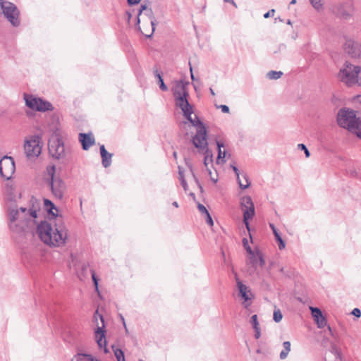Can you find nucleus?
Instances as JSON below:
<instances>
[{"label":"nucleus","instance_id":"obj_19","mask_svg":"<svg viewBox=\"0 0 361 361\" xmlns=\"http://www.w3.org/2000/svg\"><path fill=\"white\" fill-rule=\"evenodd\" d=\"M79 140L84 150H87L94 143V139L91 134L80 133Z\"/></svg>","mask_w":361,"mask_h":361},{"label":"nucleus","instance_id":"obj_57","mask_svg":"<svg viewBox=\"0 0 361 361\" xmlns=\"http://www.w3.org/2000/svg\"><path fill=\"white\" fill-rule=\"evenodd\" d=\"M190 73H191V79L192 80H195V78H194V75H193V73H192V67L190 66Z\"/></svg>","mask_w":361,"mask_h":361},{"label":"nucleus","instance_id":"obj_42","mask_svg":"<svg viewBox=\"0 0 361 361\" xmlns=\"http://www.w3.org/2000/svg\"><path fill=\"white\" fill-rule=\"evenodd\" d=\"M190 171H191V173H192V177H193V178H194L195 182L196 183L197 185V186H198V188H200V191H201V192H202V190H203L202 186V185L200 184V183L199 180H198V178L196 177V176H195V173L193 172V170H192V167L190 168Z\"/></svg>","mask_w":361,"mask_h":361},{"label":"nucleus","instance_id":"obj_61","mask_svg":"<svg viewBox=\"0 0 361 361\" xmlns=\"http://www.w3.org/2000/svg\"><path fill=\"white\" fill-rule=\"evenodd\" d=\"M189 195H190V196L192 197L193 198L195 197V194L193 192H190Z\"/></svg>","mask_w":361,"mask_h":361},{"label":"nucleus","instance_id":"obj_11","mask_svg":"<svg viewBox=\"0 0 361 361\" xmlns=\"http://www.w3.org/2000/svg\"><path fill=\"white\" fill-rule=\"evenodd\" d=\"M49 152L55 159H60L65 157L66 149L63 142L59 137H53L49 141Z\"/></svg>","mask_w":361,"mask_h":361},{"label":"nucleus","instance_id":"obj_7","mask_svg":"<svg viewBox=\"0 0 361 361\" xmlns=\"http://www.w3.org/2000/svg\"><path fill=\"white\" fill-rule=\"evenodd\" d=\"M0 6L2 9L4 16L7 20L15 27L20 25L19 20V11L16 6L6 0L0 1Z\"/></svg>","mask_w":361,"mask_h":361},{"label":"nucleus","instance_id":"obj_12","mask_svg":"<svg viewBox=\"0 0 361 361\" xmlns=\"http://www.w3.org/2000/svg\"><path fill=\"white\" fill-rule=\"evenodd\" d=\"M51 192L58 199H62L66 190V185L63 180L59 177L55 180H50L49 183Z\"/></svg>","mask_w":361,"mask_h":361},{"label":"nucleus","instance_id":"obj_3","mask_svg":"<svg viewBox=\"0 0 361 361\" xmlns=\"http://www.w3.org/2000/svg\"><path fill=\"white\" fill-rule=\"evenodd\" d=\"M338 125L361 138V117H357L356 111L349 108H342L337 114Z\"/></svg>","mask_w":361,"mask_h":361},{"label":"nucleus","instance_id":"obj_8","mask_svg":"<svg viewBox=\"0 0 361 361\" xmlns=\"http://www.w3.org/2000/svg\"><path fill=\"white\" fill-rule=\"evenodd\" d=\"M140 16H146L149 19V25H150V31L149 32H144L139 27V29L140 30L142 35H144L146 37L149 38L152 36L154 30H155V26L157 25V20L154 16V13L150 7L147 6L145 4H142L138 13V16L137 18V22L139 24L140 23Z\"/></svg>","mask_w":361,"mask_h":361},{"label":"nucleus","instance_id":"obj_43","mask_svg":"<svg viewBox=\"0 0 361 361\" xmlns=\"http://www.w3.org/2000/svg\"><path fill=\"white\" fill-rule=\"evenodd\" d=\"M298 148L303 150V152L305 154L306 157H309L310 156V152L307 147L304 144H298Z\"/></svg>","mask_w":361,"mask_h":361},{"label":"nucleus","instance_id":"obj_20","mask_svg":"<svg viewBox=\"0 0 361 361\" xmlns=\"http://www.w3.org/2000/svg\"><path fill=\"white\" fill-rule=\"evenodd\" d=\"M231 167L233 169V171L235 172V174L237 177L239 187L243 190L248 188L250 185V182L249 181V179H248L247 175L242 174V176H243V179H245V183L244 184L242 183V180L240 179V171H239L238 169L235 165H231Z\"/></svg>","mask_w":361,"mask_h":361},{"label":"nucleus","instance_id":"obj_58","mask_svg":"<svg viewBox=\"0 0 361 361\" xmlns=\"http://www.w3.org/2000/svg\"><path fill=\"white\" fill-rule=\"evenodd\" d=\"M175 207H178V204L177 202H173V204H172Z\"/></svg>","mask_w":361,"mask_h":361},{"label":"nucleus","instance_id":"obj_38","mask_svg":"<svg viewBox=\"0 0 361 361\" xmlns=\"http://www.w3.org/2000/svg\"><path fill=\"white\" fill-rule=\"evenodd\" d=\"M283 318L282 313L279 309H275L274 311L273 319L275 322L279 323Z\"/></svg>","mask_w":361,"mask_h":361},{"label":"nucleus","instance_id":"obj_63","mask_svg":"<svg viewBox=\"0 0 361 361\" xmlns=\"http://www.w3.org/2000/svg\"><path fill=\"white\" fill-rule=\"evenodd\" d=\"M296 3V0H291L290 4H295Z\"/></svg>","mask_w":361,"mask_h":361},{"label":"nucleus","instance_id":"obj_21","mask_svg":"<svg viewBox=\"0 0 361 361\" xmlns=\"http://www.w3.org/2000/svg\"><path fill=\"white\" fill-rule=\"evenodd\" d=\"M23 97L25 104L27 107L32 110L39 109V107L35 105L38 102V100H39L41 98L35 97L34 95L29 94H24ZM39 109H42V108L39 107Z\"/></svg>","mask_w":361,"mask_h":361},{"label":"nucleus","instance_id":"obj_32","mask_svg":"<svg viewBox=\"0 0 361 361\" xmlns=\"http://www.w3.org/2000/svg\"><path fill=\"white\" fill-rule=\"evenodd\" d=\"M56 166L54 165H49L46 169V174L47 176L48 182L55 180Z\"/></svg>","mask_w":361,"mask_h":361},{"label":"nucleus","instance_id":"obj_40","mask_svg":"<svg viewBox=\"0 0 361 361\" xmlns=\"http://www.w3.org/2000/svg\"><path fill=\"white\" fill-rule=\"evenodd\" d=\"M251 324L252 325L253 329H257L259 328V324L257 320V315L254 314L251 317Z\"/></svg>","mask_w":361,"mask_h":361},{"label":"nucleus","instance_id":"obj_55","mask_svg":"<svg viewBox=\"0 0 361 361\" xmlns=\"http://www.w3.org/2000/svg\"><path fill=\"white\" fill-rule=\"evenodd\" d=\"M224 1H226V2L231 3L233 6H235L236 7V4H235V3L234 2L233 0H224Z\"/></svg>","mask_w":361,"mask_h":361},{"label":"nucleus","instance_id":"obj_36","mask_svg":"<svg viewBox=\"0 0 361 361\" xmlns=\"http://www.w3.org/2000/svg\"><path fill=\"white\" fill-rule=\"evenodd\" d=\"M283 75L281 71H271L267 73V76L270 80H276L280 78Z\"/></svg>","mask_w":361,"mask_h":361},{"label":"nucleus","instance_id":"obj_27","mask_svg":"<svg viewBox=\"0 0 361 361\" xmlns=\"http://www.w3.org/2000/svg\"><path fill=\"white\" fill-rule=\"evenodd\" d=\"M15 188L11 183L6 185V192L7 195V203H14L16 199V195L14 193Z\"/></svg>","mask_w":361,"mask_h":361},{"label":"nucleus","instance_id":"obj_49","mask_svg":"<svg viewBox=\"0 0 361 361\" xmlns=\"http://www.w3.org/2000/svg\"><path fill=\"white\" fill-rule=\"evenodd\" d=\"M219 107L221 109V111L224 113H228L229 112V108L226 105L222 104V105H220Z\"/></svg>","mask_w":361,"mask_h":361},{"label":"nucleus","instance_id":"obj_51","mask_svg":"<svg viewBox=\"0 0 361 361\" xmlns=\"http://www.w3.org/2000/svg\"><path fill=\"white\" fill-rule=\"evenodd\" d=\"M255 329V338L258 339L260 336H261V333H260V328H257V329Z\"/></svg>","mask_w":361,"mask_h":361},{"label":"nucleus","instance_id":"obj_33","mask_svg":"<svg viewBox=\"0 0 361 361\" xmlns=\"http://www.w3.org/2000/svg\"><path fill=\"white\" fill-rule=\"evenodd\" d=\"M154 75L155 77L157 78L158 80V84L159 85V88L162 90V91H167L168 90V87L167 86L165 85L164 82V80L161 77V73L158 71V70H155L154 71Z\"/></svg>","mask_w":361,"mask_h":361},{"label":"nucleus","instance_id":"obj_24","mask_svg":"<svg viewBox=\"0 0 361 361\" xmlns=\"http://www.w3.org/2000/svg\"><path fill=\"white\" fill-rule=\"evenodd\" d=\"M187 83H185L183 80L177 81L173 89L174 97L182 96L183 94L188 95V92L185 89Z\"/></svg>","mask_w":361,"mask_h":361},{"label":"nucleus","instance_id":"obj_52","mask_svg":"<svg viewBox=\"0 0 361 361\" xmlns=\"http://www.w3.org/2000/svg\"><path fill=\"white\" fill-rule=\"evenodd\" d=\"M141 0H128V3L130 5L138 4Z\"/></svg>","mask_w":361,"mask_h":361},{"label":"nucleus","instance_id":"obj_10","mask_svg":"<svg viewBox=\"0 0 361 361\" xmlns=\"http://www.w3.org/2000/svg\"><path fill=\"white\" fill-rule=\"evenodd\" d=\"M15 163L12 157L4 156L0 160V175L6 179L9 180L15 172Z\"/></svg>","mask_w":361,"mask_h":361},{"label":"nucleus","instance_id":"obj_54","mask_svg":"<svg viewBox=\"0 0 361 361\" xmlns=\"http://www.w3.org/2000/svg\"><path fill=\"white\" fill-rule=\"evenodd\" d=\"M207 171H208L209 175L210 176H212V171H211V170H210L209 169H208V168H207ZM211 179H212V180L214 183H216L217 182V178H215L211 177Z\"/></svg>","mask_w":361,"mask_h":361},{"label":"nucleus","instance_id":"obj_5","mask_svg":"<svg viewBox=\"0 0 361 361\" xmlns=\"http://www.w3.org/2000/svg\"><path fill=\"white\" fill-rule=\"evenodd\" d=\"M192 113H190L189 116H184L192 126L197 128V133L192 138V143L197 149H202L208 145L207 141V130L203 123L195 115L192 117Z\"/></svg>","mask_w":361,"mask_h":361},{"label":"nucleus","instance_id":"obj_13","mask_svg":"<svg viewBox=\"0 0 361 361\" xmlns=\"http://www.w3.org/2000/svg\"><path fill=\"white\" fill-rule=\"evenodd\" d=\"M24 149L28 157H38L41 153L39 138L27 140L24 145Z\"/></svg>","mask_w":361,"mask_h":361},{"label":"nucleus","instance_id":"obj_47","mask_svg":"<svg viewBox=\"0 0 361 361\" xmlns=\"http://www.w3.org/2000/svg\"><path fill=\"white\" fill-rule=\"evenodd\" d=\"M274 13H275V10L274 9H271L270 11H269L268 12H267L264 15V18H268L269 17L271 16H274Z\"/></svg>","mask_w":361,"mask_h":361},{"label":"nucleus","instance_id":"obj_26","mask_svg":"<svg viewBox=\"0 0 361 361\" xmlns=\"http://www.w3.org/2000/svg\"><path fill=\"white\" fill-rule=\"evenodd\" d=\"M216 145L218 147V156L216 162L217 164H224L226 162V157L228 156V157H231L230 154H227V152L226 150H222L221 148L224 147V143L216 141Z\"/></svg>","mask_w":361,"mask_h":361},{"label":"nucleus","instance_id":"obj_1","mask_svg":"<svg viewBox=\"0 0 361 361\" xmlns=\"http://www.w3.org/2000/svg\"><path fill=\"white\" fill-rule=\"evenodd\" d=\"M6 215L8 228L16 238L32 232L37 224V210L18 207L15 203H7Z\"/></svg>","mask_w":361,"mask_h":361},{"label":"nucleus","instance_id":"obj_53","mask_svg":"<svg viewBox=\"0 0 361 361\" xmlns=\"http://www.w3.org/2000/svg\"><path fill=\"white\" fill-rule=\"evenodd\" d=\"M245 248L246 249L247 252L250 255H253V254H255V252H254L252 250L251 247H250L249 245H247V246L246 247H245Z\"/></svg>","mask_w":361,"mask_h":361},{"label":"nucleus","instance_id":"obj_28","mask_svg":"<svg viewBox=\"0 0 361 361\" xmlns=\"http://www.w3.org/2000/svg\"><path fill=\"white\" fill-rule=\"evenodd\" d=\"M35 106H38L39 108H42V109H35V111H37L44 112L47 111H51L53 109L52 104L49 102L43 100L42 99L38 100V102Z\"/></svg>","mask_w":361,"mask_h":361},{"label":"nucleus","instance_id":"obj_23","mask_svg":"<svg viewBox=\"0 0 361 361\" xmlns=\"http://www.w3.org/2000/svg\"><path fill=\"white\" fill-rule=\"evenodd\" d=\"M100 154L102 157V163L104 167L107 168L111 164V158L113 154L109 153L106 149L104 145L100 146Z\"/></svg>","mask_w":361,"mask_h":361},{"label":"nucleus","instance_id":"obj_15","mask_svg":"<svg viewBox=\"0 0 361 361\" xmlns=\"http://www.w3.org/2000/svg\"><path fill=\"white\" fill-rule=\"evenodd\" d=\"M353 8L350 3L339 4L334 8V13L341 18L348 19L352 16Z\"/></svg>","mask_w":361,"mask_h":361},{"label":"nucleus","instance_id":"obj_62","mask_svg":"<svg viewBox=\"0 0 361 361\" xmlns=\"http://www.w3.org/2000/svg\"><path fill=\"white\" fill-rule=\"evenodd\" d=\"M127 13H128V20H130V18H131V14L130 13H128V12Z\"/></svg>","mask_w":361,"mask_h":361},{"label":"nucleus","instance_id":"obj_34","mask_svg":"<svg viewBox=\"0 0 361 361\" xmlns=\"http://www.w3.org/2000/svg\"><path fill=\"white\" fill-rule=\"evenodd\" d=\"M204 164L206 167H207L209 163H212L213 161V154L212 152L208 149L207 146L202 149H204Z\"/></svg>","mask_w":361,"mask_h":361},{"label":"nucleus","instance_id":"obj_59","mask_svg":"<svg viewBox=\"0 0 361 361\" xmlns=\"http://www.w3.org/2000/svg\"><path fill=\"white\" fill-rule=\"evenodd\" d=\"M357 102H359L360 103H361V95L357 96Z\"/></svg>","mask_w":361,"mask_h":361},{"label":"nucleus","instance_id":"obj_6","mask_svg":"<svg viewBox=\"0 0 361 361\" xmlns=\"http://www.w3.org/2000/svg\"><path fill=\"white\" fill-rule=\"evenodd\" d=\"M93 322L96 323L97 328L95 330V338L99 348H104V352L107 353L108 350L106 348V340L105 338L104 331V320L102 314H99L97 310L93 315Z\"/></svg>","mask_w":361,"mask_h":361},{"label":"nucleus","instance_id":"obj_25","mask_svg":"<svg viewBox=\"0 0 361 361\" xmlns=\"http://www.w3.org/2000/svg\"><path fill=\"white\" fill-rule=\"evenodd\" d=\"M249 263L251 264L254 267H256L258 264L260 267H263L265 264V262L261 252H257L255 254L250 255L249 258Z\"/></svg>","mask_w":361,"mask_h":361},{"label":"nucleus","instance_id":"obj_60","mask_svg":"<svg viewBox=\"0 0 361 361\" xmlns=\"http://www.w3.org/2000/svg\"><path fill=\"white\" fill-rule=\"evenodd\" d=\"M209 91H210V92H211V94H212V95H215V93H214V90H213V89H212V88H209Z\"/></svg>","mask_w":361,"mask_h":361},{"label":"nucleus","instance_id":"obj_17","mask_svg":"<svg viewBox=\"0 0 361 361\" xmlns=\"http://www.w3.org/2000/svg\"><path fill=\"white\" fill-rule=\"evenodd\" d=\"M237 286L239 290V295L244 300V303L246 302L251 300L253 298V295L250 290V289L243 284L241 281H240L236 277Z\"/></svg>","mask_w":361,"mask_h":361},{"label":"nucleus","instance_id":"obj_56","mask_svg":"<svg viewBox=\"0 0 361 361\" xmlns=\"http://www.w3.org/2000/svg\"><path fill=\"white\" fill-rule=\"evenodd\" d=\"M243 245H244V247H246L248 245H247V240L246 238H244L243 239Z\"/></svg>","mask_w":361,"mask_h":361},{"label":"nucleus","instance_id":"obj_39","mask_svg":"<svg viewBox=\"0 0 361 361\" xmlns=\"http://www.w3.org/2000/svg\"><path fill=\"white\" fill-rule=\"evenodd\" d=\"M311 4L316 10H319L322 7V0H310Z\"/></svg>","mask_w":361,"mask_h":361},{"label":"nucleus","instance_id":"obj_31","mask_svg":"<svg viewBox=\"0 0 361 361\" xmlns=\"http://www.w3.org/2000/svg\"><path fill=\"white\" fill-rule=\"evenodd\" d=\"M79 269L80 271H78V277L80 280H84L88 276L89 264L85 262L82 263L80 265Z\"/></svg>","mask_w":361,"mask_h":361},{"label":"nucleus","instance_id":"obj_14","mask_svg":"<svg viewBox=\"0 0 361 361\" xmlns=\"http://www.w3.org/2000/svg\"><path fill=\"white\" fill-rule=\"evenodd\" d=\"M344 49L352 58L361 56V44L352 39H348L344 44Z\"/></svg>","mask_w":361,"mask_h":361},{"label":"nucleus","instance_id":"obj_37","mask_svg":"<svg viewBox=\"0 0 361 361\" xmlns=\"http://www.w3.org/2000/svg\"><path fill=\"white\" fill-rule=\"evenodd\" d=\"M114 352L117 361H125L124 353L121 349H114Z\"/></svg>","mask_w":361,"mask_h":361},{"label":"nucleus","instance_id":"obj_4","mask_svg":"<svg viewBox=\"0 0 361 361\" xmlns=\"http://www.w3.org/2000/svg\"><path fill=\"white\" fill-rule=\"evenodd\" d=\"M338 77L348 87H361V66L346 62L341 68Z\"/></svg>","mask_w":361,"mask_h":361},{"label":"nucleus","instance_id":"obj_9","mask_svg":"<svg viewBox=\"0 0 361 361\" xmlns=\"http://www.w3.org/2000/svg\"><path fill=\"white\" fill-rule=\"evenodd\" d=\"M240 207L243 212V222L248 231H250L249 219H252L254 216L255 206L252 198L250 196L243 197L240 200Z\"/></svg>","mask_w":361,"mask_h":361},{"label":"nucleus","instance_id":"obj_16","mask_svg":"<svg viewBox=\"0 0 361 361\" xmlns=\"http://www.w3.org/2000/svg\"><path fill=\"white\" fill-rule=\"evenodd\" d=\"M188 95H182L176 97V106L180 107L184 116H189L190 113H193L192 108L188 100Z\"/></svg>","mask_w":361,"mask_h":361},{"label":"nucleus","instance_id":"obj_29","mask_svg":"<svg viewBox=\"0 0 361 361\" xmlns=\"http://www.w3.org/2000/svg\"><path fill=\"white\" fill-rule=\"evenodd\" d=\"M269 226L274 233L276 240L279 243V248L280 250H283V248H285L286 246L284 241L281 238L275 226L273 224H269Z\"/></svg>","mask_w":361,"mask_h":361},{"label":"nucleus","instance_id":"obj_35","mask_svg":"<svg viewBox=\"0 0 361 361\" xmlns=\"http://www.w3.org/2000/svg\"><path fill=\"white\" fill-rule=\"evenodd\" d=\"M283 345L284 349L280 353V358L282 360L286 358L290 351V343L289 341H285Z\"/></svg>","mask_w":361,"mask_h":361},{"label":"nucleus","instance_id":"obj_46","mask_svg":"<svg viewBox=\"0 0 361 361\" xmlns=\"http://www.w3.org/2000/svg\"><path fill=\"white\" fill-rule=\"evenodd\" d=\"M205 216H206L207 224L211 226H213L214 222H213V220H212V218L210 214H207Z\"/></svg>","mask_w":361,"mask_h":361},{"label":"nucleus","instance_id":"obj_45","mask_svg":"<svg viewBox=\"0 0 361 361\" xmlns=\"http://www.w3.org/2000/svg\"><path fill=\"white\" fill-rule=\"evenodd\" d=\"M351 314L356 317L359 318L361 316V311L359 308H355L353 310Z\"/></svg>","mask_w":361,"mask_h":361},{"label":"nucleus","instance_id":"obj_48","mask_svg":"<svg viewBox=\"0 0 361 361\" xmlns=\"http://www.w3.org/2000/svg\"><path fill=\"white\" fill-rule=\"evenodd\" d=\"M181 185L183 186L184 190L186 192L188 190V185L187 184V182L185 178H183L182 180H180Z\"/></svg>","mask_w":361,"mask_h":361},{"label":"nucleus","instance_id":"obj_18","mask_svg":"<svg viewBox=\"0 0 361 361\" xmlns=\"http://www.w3.org/2000/svg\"><path fill=\"white\" fill-rule=\"evenodd\" d=\"M312 315L316 321L319 328H323L326 325V319L323 316L322 311L317 307H310Z\"/></svg>","mask_w":361,"mask_h":361},{"label":"nucleus","instance_id":"obj_41","mask_svg":"<svg viewBox=\"0 0 361 361\" xmlns=\"http://www.w3.org/2000/svg\"><path fill=\"white\" fill-rule=\"evenodd\" d=\"M92 279L97 291H98V279L96 277L95 272L94 270H90Z\"/></svg>","mask_w":361,"mask_h":361},{"label":"nucleus","instance_id":"obj_50","mask_svg":"<svg viewBox=\"0 0 361 361\" xmlns=\"http://www.w3.org/2000/svg\"><path fill=\"white\" fill-rule=\"evenodd\" d=\"M178 175L180 180H182L183 178H185L183 171L180 166H178Z\"/></svg>","mask_w":361,"mask_h":361},{"label":"nucleus","instance_id":"obj_2","mask_svg":"<svg viewBox=\"0 0 361 361\" xmlns=\"http://www.w3.org/2000/svg\"><path fill=\"white\" fill-rule=\"evenodd\" d=\"M37 233L41 240L51 247H62L68 239V228L62 216L42 221L37 227Z\"/></svg>","mask_w":361,"mask_h":361},{"label":"nucleus","instance_id":"obj_64","mask_svg":"<svg viewBox=\"0 0 361 361\" xmlns=\"http://www.w3.org/2000/svg\"><path fill=\"white\" fill-rule=\"evenodd\" d=\"M287 24H288V25H291V24H292V23H291L290 20H288V21H287Z\"/></svg>","mask_w":361,"mask_h":361},{"label":"nucleus","instance_id":"obj_22","mask_svg":"<svg viewBox=\"0 0 361 361\" xmlns=\"http://www.w3.org/2000/svg\"><path fill=\"white\" fill-rule=\"evenodd\" d=\"M44 206L45 209L48 212L49 215L54 218V219L60 217L58 215V209L55 207L54 204L49 200L44 199Z\"/></svg>","mask_w":361,"mask_h":361},{"label":"nucleus","instance_id":"obj_44","mask_svg":"<svg viewBox=\"0 0 361 361\" xmlns=\"http://www.w3.org/2000/svg\"><path fill=\"white\" fill-rule=\"evenodd\" d=\"M197 208L199 209V211L202 214H204L205 216L207 214H209L208 210L207 209V208L202 204H198L197 205Z\"/></svg>","mask_w":361,"mask_h":361},{"label":"nucleus","instance_id":"obj_30","mask_svg":"<svg viewBox=\"0 0 361 361\" xmlns=\"http://www.w3.org/2000/svg\"><path fill=\"white\" fill-rule=\"evenodd\" d=\"M71 361H99L94 358L91 355L85 353H78L75 355Z\"/></svg>","mask_w":361,"mask_h":361}]
</instances>
